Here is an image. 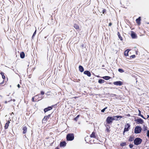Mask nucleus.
<instances>
[{
    "instance_id": "nucleus-14",
    "label": "nucleus",
    "mask_w": 149,
    "mask_h": 149,
    "mask_svg": "<svg viewBox=\"0 0 149 149\" xmlns=\"http://www.w3.org/2000/svg\"><path fill=\"white\" fill-rule=\"evenodd\" d=\"M27 128L25 127H24L22 128V130H23V133L24 134L26 133L27 132Z\"/></svg>"
},
{
    "instance_id": "nucleus-21",
    "label": "nucleus",
    "mask_w": 149,
    "mask_h": 149,
    "mask_svg": "<svg viewBox=\"0 0 149 149\" xmlns=\"http://www.w3.org/2000/svg\"><path fill=\"white\" fill-rule=\"evenodd\" d=\"M102 78L106 80H108L110 79V77L108 76H105L103 77Z\"/></svg>"
},
{
    "instance_id": "nucleus-16",
    "label": "nucleus",
    "mask_w": 149,
    "mask_h": 149,
    "mask_svg": "<svg viewBox=\"0 0 149 149\" xmlns=\"http://www.w3.org/2000/svg\"><path fill=\"white\" fill-rule=\"evenodd\" d=\"M131 36L133 38H135L136 37V34L133 32H132V33L131 34Z\"/></svg>"
},
{
    "instance_id": "nucleus-13",
    "label": "nucleus",
    "mask_w": 149,
    "mask_h": 149,
    "mask_svg": "<svg viewBox=\"0 0 149 149\" xmlns=\"http://www.w3.org/2000/svg\"><path fill=\"white\" fill-rule=\"evenodd\" d=\"M141 20V18L140 17H139L137 19H136V23L139 25L140 24V21Z\"/></svg>"
},
{
    "instance_id": "nucleus-11",
    "label": "nucleus",
    "mask_w": 149,
    "mask_h": 149,
    "mask_svg": "<svg viewBox=\"0 0 149 149\" xmlns=\"http://www.w3.org/2000/svg\"><path fill=\"white\" fill-rule=\"evenodd\" d=\"M113 117L114 120H118L119 118H122V116H113Z\"/></svg>"
},
{
    "instance_id": "nucleus-25",
    "label": "nucleus",
    "mask_w": 149,
    "mask_h": 149,
    "mask_svg": "<svg viewBox=\"0 0 149 149\" xmlns=\"http://www.w3.org/2000/svg\"><path fill=\"white\" fill-rule=\"evenodd\" d=\"M118 36L119 38L120 39V40H122V38L121 37V36L120 35V33L119 32H118Z\"/></svg>"
},
{
    "instance_id": "nucleus-19",
    "label": "nucleus",
    "mask_w": 149,
    "mask_h": 149,
    "mask_svg": "<svg viewBox=\"0 0 149 149\" xmlns=\"http://www.w3.org/2000/svg\"><path fill=\"white\" fill-rule=\"evenodd\" d=\"M90 137L91 138H96V137L95 135V133L94 132H93L92 134L90 135Z\"/></svg>"
},
{
    "instance_id": "nucleus-38",
    "label": "nucleus",
    "mask_w": 149,
    "mask_h": 149,
    "mask_svg": "<svg viewBox=\"0 0 149 149\" xmlns=\"http://www.w3.org/2000/svg\"><path fill=\"white\" fill-rule=\"evenodd\" d=\"M139 116H140L142 118H143V119H146V118H145L144 116H143V115H141V114L140 115H139Z\"/></svg>"
},
{
    "instance_id": "nucleus-18",
    "label": "nucleus",
    "mask_w": 149,
    "mask_h": 149,
    "mask_svg": "<svg viewBox=\"0 0 149 149\" xmlns=\"http://www.w3.org/2000/svg\"><path fill=\"white\" fill-rule=\"evenodd\" d=\"M130 51V50L129 49H127V50H125L124 52V55L125 56H128V53L129 51Z\"/></svg>"
},
{
    "instance_id": "nucleus-26",
    "label": "nucleus",
    "mask_w": 149,
    "mask_h": 149,
    "mask_svg": "<svg viewBox=\"0 0 149 149\" xmlns=\"http://www.w3.org/2000/svg\"><path fill=\"white\" fill-rule=\"evenodd\" d=\"M118 70L119 72L121 73H123L124 72V70L122 69L119 68Z\"/></svg>"
},
{
    "instance_id": "nucleus-47",
    "label": "nucleus",
    "mask_w": 149,
    "mask_h": 149,
    "mask_svg": "<svg viewBox=\"0 0 149 149\" xmlns=\"http://www.w3.org/2000/svg\"><path fill=\"white\" fill-rule=\"evenodd\" d=\"M17 86L19 88L20 87V85L19 84H18L17 85Z\"/></svg>"
},
{
    "instance_id": "nucleus-31",
    "label": "nucleus",
    "mask_w": 149,
    "mask_h": 149,
    "mask_svg": "<svg viewBox=\"0 0 149 149\" xmlns=\"http://www.w3.org/2000/svg\"><path fill=\"white\" fill-rule=\"evenodd\" d=\"M107 107L104 108V109H102L101 110V112H104V111L106 110V109H107Z\"/></svg>"
},
{
    "instance_id": "nucleus-51",
    "label": "nucleus",
    "mask_w": 149,
    "mask_h": 149,
    "mask_svg": "<svg viewBox=\"0 0 149 149\" xmlns=\"http://www.w3.org/2000/svg\"><path fill=\"white\" fill-rule=\"evenodd\" d=\"M3 82H2L1 83V84H3Z\"/></svg>"
},
{
    "instance_id": "nucleus-37",
    "label": "nucleus",
    "mask_w": 149,
    "mask_h": 149,
    "mask_svg": "<svg viewBox=\"0 0 149 149\" xmlns=\"http://www.w3.org/2000/svg\"><path fill=\"white\" fill-rule=\"evenodd\" d=\"M116 95L115 94H110L111 96L112 97H114V96H116Z\"/></svg>"
},
{
    "instance_id": "nucleus-3",
    "label": "nucleus",
    "mask_w": 149,
    "mask_h": 149,
    "mask_svg": "<svg viewBox=\"0 0 149 149\" xmlns=\"http://www.w3.org/2000/svg\"><path fill=\"white\" fill-rule=\"evenodd\" d=\"M142 130V128L141 127L137 126L135 127L134 129V133L136 134L140 133Z\"/></svg>"
},
{
    "instance_id": "nucleus-34",
    "label": "nucleus",
    "mask_w": 149,
    "mask_h": 149,
    "mask_svg": "<svg viewBox=\"0 0 149 149\" xmlns=\"http://www.w3.org/2000/svg\"><path fill=\"white\" fill-rule=\"evenodd\" d=\"M135 56L134 55H132L130 56V58H135Z\"/></svg>"
},
{
    "instance_id": "nucleus-41",
    "label": "nucleus",
    "mask_w": 149,
    "mask_h": 149,
    "mask_svg": "<svg viewBox=\"0 0 149 149\" xmlns=\"http://www.w3.org/2000/svg\"><path fill=\"white\" fill-rule=\"evenodd\" d=\"M81 47L82 48H83L84 47H85V46H84V45L82 44H81Z\"/></svg>"
},
{
    "instance_id": "nucleus-9",
    "label": "nucleus",
    "mask_w": 149,
    "mask_h": 149,
    "mask_svg": "<svg viewBox=\"0 0 149 149\" xmlns=\"http://www.w3.org/2000/svg\"><path fill=\"white\" fill-rule=\"evenodd\" d=\"M84 73L89 77H91V75L90 72L88 70L85 71L84 72Z\"/></svg>"
},
{
    "instance_id": "nucleus-45",
    "label": "nucleus",
    "mask_w": 149,
    "mask_h": 149,
    "mask_svg": "<svg viewBox=\"0 0 149 149\" xmlns=\"http://www.w3.org/2000/svg\"><path fill=\"white\" fill-rule=\"evenodd\" d=\"M112 24V23H110L109 24V26H111Z\"/></svg>"
},
{
    "instance_id": "nucleus-39",
    "label": "nucleus",
    "mask_w": 149,
    "mask_h": 149,
    "mask_svg": "<svg viewBox=\"0 0 149 149\" xmlns=\"http://www.w3.org/2000/svg\"><path fill=\"white\" fill-rule=\"evenodd\" d=\"M139 116H140L142 118H143V119H146V118H145L144 116H143V115H141V114L140 115H139Z\"/></svg>"
},
{
    "instance_id": "nucleus-36",
    "label": "nucleus",
    "mask_w": 149,
    "mask_h": 149,
    "mask_svg": "<svg viewBox=\"0 0 149 149\" xmlns=\"http://www.w3.org/2000/svg\"><path fill=\"white\" fill-rule=\"evenodd\" d=\"M106 12V10L105 9H103L102 10V13L103 14H104Z\"/></svg>"
},
{
    "instance_id": "nucleus-42",
    "label": "nucleus",
    "mask_w": 149,
    "mask_h": 149,
    "mask_svg": "<svg viewBox=\"0 0 149 149\" xmlns=\"http://www.w3.org/2000/svg\"><path fill=\"white\" fill-rule=\"evenodd\" d=\"M41 94L42 95H43L44 94V92L43 91H41Z\"/></svg>"
},
{
    "instance_id": "nucleus-52",
    "label": "nucleus",
    "mask_w": 149,
    "mask_h": 149,
    "mask_svg": "<svg viewBox=\"0 0 149 149\" xmlns=\"http://www.w3.org/2000/svg\"><path fill=\"white\" fill-rule=\"evenodd\" d=\"M11 100H10V101H11ZM10 101H8V102H9Z\"/></svg>"
},
{
    "instance_id": "nucleus-24",
    "label": "nucleus",
    "mask_w": 149,
    "mask_h": 149,
    "mask_svg": "<svg viewBox=\"0 0 149 149\" xmlns=\"http://www.w3.org/2000/svg\"><path fill=\"white\" fill-rule=\"evenodd\" d=\"M0 74H1V75H2V77L3 78V79H5V77L4 75V73L2 72H1Z\"/></svg>"
},
{
    "instance_id": "nucleus-2",
    "label": "nucleus",
    "mask_w": 149,
    "mask_h": 149,
    "mask_svg": "<svg viewBox=\"0 0 149 149\" xmlns=\"http://www.w3.org/2000/svg\"><path fill=\"white\" fill-rule=\"evenodd\" d=\"M142 141V140L139 138H136L134 140V143L135 145H139L141 144Z\"/></svg>"
},
{
    "instance_id": "nucleus-48",
    "label": "nucleus",
    "mask_w": 149,
    "mask_h": 149,
    "mask_svg": "<svg viewBox=\"0 0 149 149\" xmlns=\"http://www.w3.org/2000/svg\"><path fill=\"white\" fill-rule=\"evenodd\" d=\"M5 104H7V101H6L5 102Z\"/></svg>"
},
{
    "instance_id": "nucleus-22",
    "label": "nucleus",
    "mask_w": 149,
    "mask_h": 149,
    "mask_svg": "<svg viewBox=\"0 0 149 149\" xmlns=\"http://www.w3.org/2000/svg\"><path fill=\"white\" fill-rule=\"evenodd\" d=\"M74 27L76 29H79V26L77 24H74Z\"/></svg>"
},
{
    "instance_id": "nucleus-5",
    "label": "nucleus",
    "mask_w": 149,
    "mask_h": 149,
    "mask_svg": "<svg viewBox=\"0 0 149 149\" xmlns=\"http://www.w3.org/2000/svg\"><path fill=\"white\" fill-rule=\"evenodd\" d=\"M130 124L129 123H127L125 125V128L123 132V134H124L125 132L128 131H129V129L130 127Z\"/></svg>"
},
{
    "instance_id": "nucleus-1",
    "label": "nucleus",
    "mask_w": 149,
    "mask_h": 149,
    "mask_svg": "<svg viewBox=\"0 0 149 149\" xmlns=\"http://www.w3.org/2000/svg\"><path fill=\"white\" fill-rule=\"evenodd\" d=\"M74 138V134L72 133H69L67 134L66 136V139L68 141L73 140Z\"/></svg>"
},
{
    "instance_id": "nucleus-27",
    "label": "nucleus",
    "mask_w": 149,
    "mask_h": 149,
    "mask_svg": "<svg viewBox=\"0 0 149 149\" xmlns=\"http://www.w3.org/2000/svg\"><path fill=\"white\" fill-rule=\"evenodd\" d=\"M79 115H77L75 118H74V120L77 121V120L78 118L79 117Z\"/></svg>"
},
{
    "instance_id": "nucleus-6",
    "label": "nucleus",
    "mask_w": 149,
    "mask_h": 149,
    "mask_svg": "<svg viewBox=\"0 0 149 149\" xmlns=\"http://www.w3.org/2000/svg\"><path fill=\"white\" fill-rule=\"evenodd\" d=\"M135 121L138 124H142L144 123L143 120L141 118L135 120Z\"/></svg>"
},
{
    "instance_id": "nucleus-17",
    "label": "nucleus",
    "mask_w": 149,
    "mask_h": 149,
    "mask_svg": "<svg viewBox=\"0 0 149 149\" xmlns=\"http://www.w3.org/2000/svg\"><path fill=\"white\" fill-rule=\"evenodd\" d=\"M25 54L24 52H22L20 54V57L22 58H24L25 57Z\"/></svg>"
},
{
    "instance_id": "nucleus-30",
    "label": "nucleus",
    "mask_w": 149,
    "mask_h": 149,
    "mask_svg": "<svg viewBox=\"0 0 149 149\" xmlns=\"http://www.w3.org/2000/svg\"><path fill=\"white\" fill-rule=\"evenodd\" d=\"M126 145V143L125 142L122 143L120 144V145L122 146H125Z\"/></svg>"
},
{
    "instance_id": "nucleus-4",
    "label": "nucleus",
    "mask_w": 149,
    "mask_h": 149,
    "mask_svg": "<svg viewBox=\"0 0 149 149\" xmlns=\"http://www.w3.org/2000/svg\"><path fill=\"white\" fill-rule=\"evenodd\" d=\"M114 120L113 116H108L106 119L107 123L110 124L112 122L113 120Z\"/></svg>"
},
{
    "instance_id": "nucleus-8",
    "label": "nucleus",
    "mask_w": 149,
    "mask_h": 149,
    "mask_svg": "<svg viewBox=\"0 0 149 149\" xmlns=\"http://www.w3.org/2000/svg\"><path fill=\"white\" fill-rule=\"evenodd\" d=\"M52 106L49 107L47 108H45L44 109V111L45 113L47 112V111L50 110L52 109Z\"/></svg>"
},
{
    "instance_id": "nucleus-10",
    "label": "nucleus",
    "mask_w": 149,
    "mask_h": 149,
    "mask_svg": "<svg viewBox=\"0 0 149 149\" xmlns=\"http://www.w3.org/2000/svg\"><path fill=\"white\" fill-rule=\"evenodd\" d=\"M66 143L65 141H62L60 142V145L61 147H65L66 146Z\"/></svg>"
},
{
    "instance_id": "nucleus-15",
    "label": "nucleus",
    "mask_w": 149,
    "mask_h": 149,
    "mask_svg": "<svg viewBox=\"0 0 149 149\" xmlns=\"http://www.w3.org/2000/svg\"><path fill=\"white\" fill-rule=\"evenodd\" d=\"M79 71L81 72H83L84 71V68L81 65L79 66Z\"/></svg>"
},
{
    "instance_id": "nucleus-32",
    "label": "nucleus",
    "mask_w": 149,
    "mask_h": 149,
    "mask_svg": "<svg viewBox=\"0 0 149 149\" xmlns=\"http://www.w3.org/2000/svg\"><path fill=\"white\" fill-rule=\"evenodd\" d=\"M36 30H35V31L34 32V33H33V34L32 36V38H33L34 37L35 35H36Z\"/></svg>"
},
{
    "instance_id": "nucleus-44",
    "label": "nucleus",
    "mask_w": 149,
    "mask_h": 149,
    "mask_svg": "<svg viewBox=\"0 0 149 149\" xmlns=\"http://www.w3.org/2000/svg\"><path fill=\"white\" fill-rule=\"evenodd\" d=\"M139 113L138 114V115L139 116V115H140L141 114V111L139 110Z\"/></svg>"
},
{
    "instance_id": "nucleus-43",
    "label": "nucleus",
    "mask_w": 149,
    "mask_h": 149,
    "mask_svg": "<svg viewBox=\"0 0 149 149\" xmlns=\"http://www.w3.org/2000/svg\"><path fill=\"white\" fill-rule=\"evenodd\" d=\"M106 130L107 132H109V128L108 127H107V128H106Z\"/></svg>"
},
{
    "instance_id": "nucleus-46",
    "label": "nucleus",
    "mask_w": 149,
    "mask_h": 149,
    "mask_svg": "<svg viewBox=\"0 0 149 149\" xmlns=\"http://www.w3.org/2000/svg\"><path fill=\"white\" fill-rule=\"evenodd\" d=\"M10 123V121H7V123H8V124L9 125V124Z\"/></svg>"
},
{
    "instance_id": "nucleus-49",
    "label": "nucleus",
    "mask_w": 149,
    "mask_h": 149,
    "mask_svg": "<svg viewBox=\"0 0 149 149\" xmlns=\"http://www.w3.org/2000/svg\"><path fill=\"white\" fill-rule=\"evenodd\" d=\"M13 102H15V99H13Z\"/></svg>"
},
{
    "instance_id": "nucleus-12",
    "label": "nucleus",
    "mask_w": 149,
    "mask_h": 149,
    "mask_svg": "<svg viewBox=\"0 0 149 149\" xmlns=\"http://www.w3.org/2000/svg\"><path fill=\"white\" fill-rule=\"evenodd\" d=\"M51 116V114H49L48 116H45L44 118L43 119V121H47V119H48Z\"/></svg>"
},
{
    "instance_id": "nucleus-20",
    "label": "nucleus",
    "mask_w": 149,
    "mask_h": 149,
    "mask_svg": "<svg viewBox=\"0 0 149 149\" xmlns=\"http://www.w3.org/2000/svg\"><path fill=\"white\" fill-rule=\"evenodd\" d=\"M104 81H105L104 80L100 79L99 80L98 82L100 84H103L104 83Z\"/></svg>"
},
{
    "instance_id": "nucleus-23",
    "label": "nucleus",
    "mask_w": 149,
    "mask_h": 149,
    "mask_svg": "<svg viewBox=\"0 0 149 149\" xmlns=\"http://www.w3.org/2000/svg\"><path fill=\"white\" fill-rule=\"evenodd\" d=\"M134 140V137L131 136L129 139V141H132Z\"/></svg>"
},
{
    "instance_id": "nucleus-50",
    "label": "nucleus",
    "mask_w": 149,
    "mask_h": 149,
    "mask_svg": "<svg viewBox=\"0 0 149 149\" xmlns=\"http://www.w3.org/2000/svg\"><path fill=\"white\" fill-rule=\"evenodd\" d=\"M147 116H148V117H147L148 118H149V115H148Z\"/></svg>"
},
{
    "instance_id": "nucleus-28",
    "label": "nucleus",
    "mask_w": 149,
    "mask_h": 149,
    "mask_svg": "<svg viewBox=\"0 0 149 149\" xmlns=\"http://www.w3.org/2000/svg\"><path fill=\"white\" fill-rule=\"evenodd\" d=\"M9 125V124H8V123H6L5 126L4 127L5 129H7L8 128Z\"/></svg>"
},
{
    "instance_id": "nucleus-40",
    "label": "nucleus",
    "mask_w": 149,
    "mask_h": 149,
    "mask_svg": "<svg viewBox=\"0 0 149 149\" xmlns=\"http://www.w3.org/2000/svg\"><path fill=\"white\" fill-rule=\"evenodd\" d=\"M147 136L148 137V138H149V130L147 131Z\"/></svg>"
},
{
    "instance_id": "nucleus-33",
    "label": "nucleus",
    "mask_w": 149,
    "mask_h": 149,
    "mask_svg": "<svg viewBox=\"0 0 149 149\" xmlns=\"http://www.w3.org/2000/svg\"><path fill=\"white\" fill-rule=\"evenodd\" d=\"M37 97V96H35L34 97H33L32 98V101L33 102H34L35 101H35L34 100V97Z\"/></svg>"
},
{
    "instance_id": "nucleus-7",
    "label": "nucleus",
    "mask_w": 149,
    "mask_h": 149,
    "mask_svg": "<svg viewBox=\"0 0 149 149\" xmlns=\"http://www.w3.org/2000/svg\"><path fill=\"white\" fill-rule=\"evenodd\" d=\"M113 83V84L115 85H116L117 86H120L121 85L123 84L122 82L121 81H118L114 82Z\"/></svg>"
},
{
    "instance_id": "nucleus-35",
    "label": "nucleus",
    "mask_w": 149,
    "mask_h": 149,
    "mask_svg": "<svg viewBox=\"0 0 149 149\" xmlns=\"http://www.w3.org/2000/svg\"><path fill=\"white\" fill-rule=\"evenodd\" d=\"M129 146L130 148H131L133 147V145L132 144H130L129 145Z\"/></svg>"
},
{
    "instance_id": "nucleus-29",
    "label": "nucleus",
    "mask_w": 149,
    "mask_h": 149,
    "mask_svg": "<svg viewBox=\"0 0 149 149\" xmlns=\"http://www.w3.org/2000/svg\"><path fill=\"white\" fill-rule=\"evenodd\" d=\"M147 127L146 126L144 125L143 127V130L144 131H146L147 130Z\"/></svg>"
}]
</instances>
